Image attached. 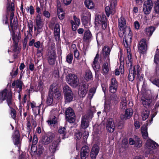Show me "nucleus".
Instances as JSON below:
<instances>
[{
  "instance_id": "12",
  "label": "nucleus",
  "mask_w": 159,
  "mask_h": 159,
  "mask_svg": "<svg viewBox=\"0 0 159 159\" xmlns=\"http://www.w3.org/2000/svg\"><path fill=\"white\" fill-rule=\"evenodd\" d=\"M54 134L52 132H48L42 136L41 142L44 145H47L52 141L54 137Z\"/></svg>"
},
{
  "instance_id": "33",
  "label": "nucleus",
  "mask_w": 159,
  "mask_h": 159,
  "mask_svg": "<svg viewBox=\"0 0 159 159\" xmlns=\"http://www.w3.org/2000/svg\"><path fill=\"white\" fill-rule=\"evenodd\" d=\"M12 39L13 43L15 44V45L14 47V48L13 49V51L14 52H16L17 50V44L19 39V37L17 35H16L15 33H14L12 34Z\"/></svg>"
},
{
  "instance_id": "2",
  "label": "nucleus",
  "mask_w": 159,
  "mask_h": 159,
  "mask_svg": "<svg viewBox=\"0 0 159 159\" xmlns=\"http://www.w3.org/2000/svg\"><path fill=\"white\" fill-rule=\"evenodd\" d=\"M12 94L10 91L8 92L6 89H5L0 92V103H2L4 100H6L8 106L11 108L10 114L13 119L16 118V110L12 108L11 105Z\"/></svg>"
},
{
  "instance_id": "55",
  "label": "nucleus",
  "mask_w": 159,
  "mask_h": 159,
  "mask_svg": "<svg viewBox=\"0 0 159 159\" xmlns=\"http://www.w3.org/2000/svg\"><path fill=\"white\" fill-rule=\"evenodd\" d=\"M83 149L84 150L83 152L84 153H88L89 152V148L87 146H85L82 148L81 152H82Z\"/></svg>"
},
{
  "instance_id": "36",
  "label": "nucleus",
  "mask_w": 159,
  "mask_h": 159,
  "mask_svg": "<svg viewBox=\"0 0 159 159\" xmlns=\"http://www.w3.org/2000/svg\"><path fill=\"white\" fill-rule=\"evenodd\" d=\"M27 127L28 131H27V133L26 134V136L27 137L28 134V139H29V142H31L32 141V137L31 135H30V131L31 129V125L29 120H27Z\"/></svg>"
},
{
  "instance_id": "39",
  "label": "nucleus",
  "mask_w": 159,
  "mask_h": 159,
  "mask_svg": "<svg viewBox=\"0 0 159 159\" xmlns=\"http://www.w3.org/2000/svg\"><path fill=\"white\" fill-rule=\"evenodd\" d=\"M89 121L87 119L84 117H82L81 125L82 127L84 129L87 128L89 125Z\"/></svg>"
},
{
  "instance_id": "34",
  "label": "nucleus",
  "mask_w": 159,
  "mask_h": 159,
  "mask_svg": "<svg viewBox=\"0 0 159 159\" xmlns=\"http://www.w3.org/2000/svg\"><path fill=\"white\" fill-rule=\"evenodd\" d=\"M127 103L126 99V96L121 98V102L120 103V108L122 110L125 109L127 106Z\"/></svg>"
},
{
  "instance_id": "29",
  "label": "nucleus",
  "mask_w": 159,
  "mask_h": 159,
  "mask_svg": "<svg viewBox=\"0 0 159 159\" xmlns=\"http://www.w3.org/2000/svg\"><path fill=\"white\" fill-rule=\"evenodd\" d=\"M99 55L97 54L95 57L94 61L92 64V66L95 72L98 71L100 68V66L98 63Z\"/></svg>"
},
{
  "instance_id": "60",
  "label": "nucleus",
  "mask_w": 159,
  "mask_h": 159,
  "mask_svg": "<svg viewBox=\"0 0 159 159\" xmlns=\"http://www.w3.org/2000/svg\"><path fill=\"white\" fill-rule=\"evenodd\" d=\"M74 19L75 21V24L79 26L80 24V20L79 18H78L75 16H74Z\"/></svg>"
},
{
  "instance_id": "7",
  "label": "nucleus",
  "mask_w": 159,
  "mask_h": 159,
  "mask_svg": "<svg viewBox=\"0 0 159 159\" xmlns=\"http://www.w3.org/2000/svg\"><path fill=\"white\" fill-rule=\"evenodd\" d=\"M107 19L106 16L103 14H97L95 16V24L97 25H100L102 28L105 30L107 26Z\"/></svg>"
},
{
  "instance_id": "9",
  "label": "nucleus",
  "mask_w": 159,
  "mask_h": 159,
  "mask_svg": "<svg viewBox=\"0 0 159 159\" xmlns=\"http://www.w3.org/2000/svg\"><path fill=\"white\" fill-rule=\"evenodd\" d=\"M66 81L69 84L74 87H77L78 85L79 79L75 74H69L66 76Z\"/></svg>"
},
{
  "instance_id": "27",
  "label": "nucleus",
  "mask_w": 159,
  "mask_h": 159,
  "mask_svg": "<svg viewBox=\"0 0 159 159\" xmlns=\"http://www.w3.org/2000/svg\"><path fill=\"white\" fill-rule=\"evenodd\" d=\"M127 52V56L125 58L127 66L131 67L132 64L133 59L132 58L131 50L130 48H126Z\"/></svg>"
},
{
  "instance_id": "48",
  "label": "nucleus",
  "mask_w": 159,
  "mask_h": 159,
  "mask_svg": "<svg viewBox=\"0 0 159 159\" xmlns=\"http://www.w3.org/2000/svg\"><path fill=\"white\" fill-rule=\"evenodd\" d=\"M143 104L144 106H149L152 102V100L148 99H144L142 98V99Z\"/></svg>"
},
{
  "instance_id": "54",
  "label": "nucleus",
  "mask_w": 159,
  "mask_h": 159,
  "mask_svg": "<svg viewBox=\"0 0 159 159\" xmlns=\"http://www.w3.org/2000/svg\"><path fill=\"white\" fill-rule=\"evenodd\" d=\"M43 49H38L37 51L36 56L38 58L41 57L43 55L42 51Z\"/></svg>"
},
{
  "instance_id": "38",
  "label": "nucleus",
  "mask_w": 159,
  "mask_h": 159,
  "mask_svg": "<svg viewBox=\"0 0 159 159\" xmlns=\"http://www.w3.org/2000/svg\"><path fill=\"white\" fill-rule=\"evenodd\" d=\"M84 4L86 7L88 9H92L94 7V4L91 0H85L84 2Z\"/></svg>"
},
{
  "instance_id": "62",
  "label": "nucleus",
  "mask_w": 159,
  "mask_h": 159,
  "mask_svg": "<svg viewBox=\"0 0 159 159\" xmlns=\"http://www.w3.org/2000/svg\"><path fill=\"white\" fill-rule=\"evenodd\" d=\"M82 152H80L81 158V159H86L88 155V153H86L83 152L84 150H82Z\"/></svg>"
},
{
  "instance_id": "64",
  "label": "nucleus",
  "mask_w": 159,
  "mask_h": 159,
  "mask_svg": "<svg viewBox=\"0 0 159 159\" xmlns=\"http://www.w3.org/2000/svg\"><path fill=\"white\" fill-rule=\"evenodd\" d=\"M122 145L123 147H126L128 145V141L126 139H124L122 141Z\"/></svg>"
},
{
  "instance_id": "18",
  "label": "nucleus",
  "mask_w": 159,
  "mask_h": 159,
  "mask_svg": "<svg viewBox=\"0 0 159 159\" xmlns=\"http://www.w3.org/2000/svg\"><path fill=\"white\" fill-rule=\"evenodd\" d=\"M36 23L37 26V33L38 34L42 31L43 25V20L40 14H37L36 16Z\"/></svg>"
},
{
  "instance_id": "35",
  "label": "nucleus",
  "mask_w": 159,
  "mask_h": 159,
  "mask_svg": "<svg viewBox=\"0 0 159 159\" xmlns=\"http://www.w3.org/2000/svg\"><path fill=\"white\" fill-rule=\"evenodd\" d=\"M148 128L145 125H143L141 128V132L142 136L144 139H147L148 137V134L147 131Z\"/></svg>"
},
{
  "instance_id": "28",
  "label": "nucleus",
  "mask_w": 159,
  "mask_h": 159,
  "mask_svg": "<svg viewBox=\"0 0 159 159\" xmlns=\"http://www.w3.org/2000/svg\"><path fill=\"white\" fill-rule=\"evenodd\" d=\"M57 11L58 17L60 20H62L65 17V12L61 7L60 4H57Z\"/></svg>"
},
{
  "instance_id": "23",
  "label": "nucleus",
  "mask_w": 159,
  "mask_h": 159,
  "mask_svg": "<svg viewBox=\"0 0 159 159\" xmlns=\"http://www.w3.org/2000/svg\"><path fill=\"white\" fill-rule=\"evenodd\" d=\"M117 88L118 83L116 78H112L109 87V91L112 93H115L116 92Z\"/></svg>"
},
{
  "instance_id": "49",
  "label": "nucleus",
  "mask_w": 159,
  "mask_h": 159,
  "mask_svg": "<svg viewBox=\"0 0 159 159\" xmlns=\"http://www.w3.org/2000/svg\"><path fill=\"white\" fill-rule=\"evenodd\" d=\"M137 77L136 75L132 72V71L129 70L128 75L129 80L130 81H132L134 80L135 77Z\"/></svg>"
},
{
  "instance_id": "8",
  "label": "nucleus",
  "mask_w": 159,
  "mask_h": 159,
  "mask_svg": "<svg viewBox=\"0 0 159 159\" xmlns=\"http://www.w3.org/2000/svg\"><path fill=\"white\" fill-rule=\"evenodd\" d=\"M49 93L52 96L53 98L57 99H60L62 98L60 91L57 89V84L53 83L51 85L49 90Z\"/></svg>"
},
{
  "instance_id": "20",
  "label": "nucleus",
  "mask_w": 159,
  "mask_h": 159,
  "mask_svg": "<svg viewBox=\"0 0 159 159\" xmlns=\"http://www.w3.org/2000/svg\"><path fill=\"white\" fill-rule=\"evenodd\" d=\"M130 145H134V147L139 148L142 146V142L140 139L137 136H135L134 139L130 138L129 140Z\"/></svg>"
},
{
  "instance_id": "14",
  "label": "nucleus",
  "mask_w": 159,
  "mask_h": 159,
  "mask_svg": "<svg viewBox=\"0 0 159 159\" xmlns=\"http://www.w3.org/2000/svg\"><path fill=\"white\" fill-rule=\"evenodd\" d=\"M127 68H129V70H131L132 72L136 75L137 79L138 80H139V81H142L143 80V77L141 75L140 70L141 68L139 65H137L134 66L132 67V65L131 67L128 66Z\"/></svg>"
},
{
  "instance_id": "41",
  "label": "nucleus",
  "mask_w": 159,
  "mask_h": 159,
  "mask_svg": "<svg viewBox=\"0 0 159 159\" xmlns=\"http://www.w3.org/2000/svg\"><path fill=\"white\" fill-rule=\"evenodd\" d=\"M72 48L74 49L73 52L74 53V57L77 59V60H78L79 58L80 53L79 51L77 49L76 45L75 44L72 45L71 47V50H72Z\"/></svg>"
},
{
  "instance_id": "24",
  "label": "nucleus",
  "mask_w": 159,
  "mask_h": 159,
  "mask_svg": "<svg viewBox=\"0 0 159 159\" xmlns=\"http://www.w3.org/2000/svg\"><path fill=\"white\" fill-rule=\"evenodd\" d=\"M106 128L109 132L112 133L114 130L115 124L112 118L108 119L106 125Z\"/></svg>"
},
{
  "instance_id": "51",
  "label": "nucleus",
  "mask_w": 159,
  "mask_h": 159,
  "mask_svg": "<svg viewBox=\"0 0 159 159\" xmlns=\"http://www.w3.org/2000/svg\"><path fill=\"white\" fill-rule=\"evenodd\" d=\"M34 46L35 48L38 49H39V48L43 49V43L40 42V41H38L34 43Z\"/></svg>"
},
{
  "instance_id": "53",
  "label": "nucleus",
  "mask_w": 159,
  "mask_h": 159,
  "mask_svg": "<svg viewBox=\"0 0 159 159\" xmlns=\"http://www.w3.org/2000/svg\"><path fill=\"white\" fill-rule=\"evenodd\" d=\"M96 89L95 88H91L89 90V96L92 98L96 92Z\"/></svg>"
},
{
  "instance_id": "56",
  "label": "nucleus",
  "mask_w": 159,
  "mask_h": 159,
  "mask_svg": "<svg viewBox=\"0 0 159 159\" xmlns=\"http://www.w3.org/2000/svg\"><path fill=\"white\" fill-rule=\"evenodd\" d=\"M36 150L39 155H40L42 154L43 152V148L42 146L40 145L38 146Z\"/></svg>"
},
{
  "instance_id": "42",
  "label": "nucleus",
  "mask_w": 159,
  "mask_h": 159,
  "mask_svg": "<svg viewBox=\"0 0 159 159\" xmlns=\"http://www.w3.org/2000/svg\"><path fill=\"white\" fill-rule=\"evenodd\" d=\"M92 38V34L90 31L88 30L86 31L84 33V39L86 40H91Z\"/></svg>"
},
{
  "instance_id": "44",
  "label": "nucleus",
  "mask_w": 159,
  "mask_h": 159,
  "mask_svg": "<svg viewBox=\"0 0 159 159\" xmlns=\"http://www.w3.org/2000/svg\"><path fill=\"white\" fill-rule=\"evenodd\" d=\"M149 115V111L146 109L143 110L142 114V119L143 120H145L148 117Z\"/></svg>"
},
{
  "instance_id": "21",
  "label": "nucleus",
  "mask_w": 159,
  "mask_h": 159,
  "mask_svg": "<svg viewBox=\"0 0 159 159\" xmlns=\"http://www.w3.org/2000/svg\"><path fill=\"white\" fill-rule=\"evenodd\" d=\"M60 142V137L58 136L56 140L53 141L52 144L49 147L50 151L51 153H54L57 149V147Z\"/></svg>"
},
{
  "instance_id": "45",
  "label": "nucleus",
  "mask_w": 159,
  "mask_h": 159,
  "mask_svg": "<svg viewBox=\"0 0 159 159\" xmlns=\"http://www.w3.org/2000/svg\"><path fill=\"white\" fill-rule=\"evenodd\" d=\"M56 117L55 116L49 117L48 120H47L48 124L52 126V124H55L56 123Z\"/></svg>"
},
{
  "instance_id": "59",
  "label": "nucleus",
  "mask_w": 159,
  "mask_h": 159,
  "mask_svg": "<svg viewBox=\"0 0 159 159\" xmlns=\"http://www.w3.org/2000/svg\"><path fill=\"white\" fill-rule=\"evenodd\" d=\"M70 23L72 25V28L73 31H75L77 29L76 25L73 20H70Z\"/></svg>"
},
{
  "instance_id": "30",
  "label": "nucleus",
  "mask_w": 159,
  "mask_h": 159,
  "mask_svg": "<svg viewBox=\"0 0 159 159\" xmlns=\"http://www.w3.org/2000/svg\"><path fill=\"white\" fill-rule=\"evenodd\" d=\"M118 26L120 30H124L126 26V21L125 19L121 16L118 19Z\"/></svg>"
},
{
  "instance_id": "47",
  "label": "nucleus",
  "mask_w": 159,
  "mask_h": 159,
  "mask_svg": "<svg viewBox=\"0 0 159 159\" xmlns=\"http://www.w3.org/2000/svg\"><path fill=\"white\" fill-rule=\"evenodd\" d=\"M85 78L87 80H91L92 78V75L90 71L88 70L85 72Z\"/></svg>"
},
{
  "instance_id": "57",
  "label": "nucleus",
  "mask_w": 159,
  "mask_h": 159,
  "mask_svg": "<svg viewBox=\"0 0 159 159\" xmlns=\"http://www.w3.org/2000/svg\"><path fill=\"white\" fill-rule=\"evenodd\" d=\"M41 106V105L39 106H36L34 108V112L37 114L39 115L40 112V107Z\"/></svg>"
},
{
  "instance_id": "19",
  "label": "nucleus",
  "mask_w": 159,
  "mask_h": 159,
  "mask_svg": "<svg viewBox=\"0 0 159 159\" xmlns=\"http://www.w3.org/2000/svg\"><path fill=\"white\" fill-rule=\"evenodd\" d=\"M132 38V32L129 30L128 33L125 35L124 40V44L125 48H130Z\"/></svg>"
},
{
  "instance_id": "26",
  "label": "nucleus",
  "mask_w": 159,
  "mask_h": 159,
  "mask_svg": "<svg viewBox=\"0 0 159 159\" xmlns=\"http://www.w3.org/2000/svg\"><path fill=\"white\" fill-rule=\"evenodd\" d=\"M88 87L86 84L81 85L79 88L78 91L79 95L82 98L85 97L88 91Z\"/></svg>"
},
{
  "instance_id": "43",
  "label": "nucleus",
  "mask_w": 159,
  "mask_h": 159,
  "mask_svg": "<svg viewBox=\"0 0 159 159\" xmlns=\"http://www.w3.org/2000/svg\"><path fill=\"white\" fill-rule=\"evenodd\" d=\"M46 103L48 106H52L53 103V98L52 96L49 93Z\"/></svg>"
},
{
  "instance_id": "63",
  "label": "nucleus",
  "mask_w": 159,
  "mask_h": 159,
  "mask_svg": "<svg viewBox=\"0 0 159 159\" xmlns=\"http://www.w3.org/2000/svg\"><path fill=\"white\" fill-rule=\"evenodd\" d=\"M34 9L33 6L30 5L29 7V13L30 15H34Z\"/></svg>"
},
{
  "instance_id": "4",
  "label": "nucleus",
  "mask_w": 159,
  "mask_h": 159,
  "mask_svg": "<svg viewBox=\"0 0 159 159\" xmlns=\"http://www.w3.org/2000/svg\"><path fill=\"white\" fill-rule=\"evenodd\" d=\"M154 62L156 75L151 76L149 78V80L154 84L159 87V79L156 78L158 76L159 73V53L157 52L155 55Z\"/></svg>"
},
{
  "instance_id": "50",
  "label": "nucleus",
  "mask_w": 159,
  "mask_h": 159,
  "mask_svg": "<svg viewBox=\"0 0 159 159\" xmlns=\"http://www.w3.org/2000/svg\"><path fill=\"white\" fill-rule=\"evenodd\" d=\"M73 59V56L72 54L71 53L68 54L66 57V61L69 64L72 63V61Z\"/></svg>"
},
{
  "instance_id": "22",
  "label": "nucleus",
  "mask_w": 159,
  "mask_h": 159,
  "mask_svg": "<svg viewBox=\"0 0 159 159\" xmlns=\"http://www.w3.org/2000/svg\"><path fill=\"white\" fill-rule=\"evenodd\" d=\"M12 137L14 144L16 145L18 147L19 150H20V134L18 130H15Z\"/></svg>"
},
{
  "instance_id": "17",
  "label": "nucleus",
  "mask_w": 159,
  "mask_h": 159,
  "mask_svg": "<svg viewBox=\"0 0 159 159\" xmlns=\"http://www.w3.org/2000/svg\"><path fill=\"white\" fill-rule=\"evenodd\" d=\"M148 43V41H147L145 39L141 40L138 44V51L139 53L143 54L147 51V45Z\"/></svg>"
},
{
  "instance_id": "25",
  "label": "nucleus",
  "mask_w": 159,
  "mask_h": 159,
  "mask_svg": "<svg viewBox=\"0 0 159 159\" xmlns=\"http://www.w3.org/2000/svg\"><path fill=\"white\" fill-rule=\"evenodd\" d=\"M100 148L97 144H94L90 152V157L92 159H95L99 151Z\"/></svg>"
},
{
  "instance_id": "15",
  "label": "nucleus",
  "mask_w": 159,
  "mask_h": 159,
  "mask_svg": "<svg viewBox=\"0 0 159 159\" xmlns=\"http://www.w3.org/2000/svg\"><path fill=\"white\" fill-rule=\"evenodd\" d=\"M66 120L68 122L73 123L75 121V115L72 109L69 107L66 111Z\"/></svg>"
},
{
  "instance_id": "6",
  "label": "nucleus",
  "mask_w": 159,
  "mask_h": 159,
  "mask_svg": "<svg viewBox=\"0 0 159 159\" xmlns=\"http://www.w3.org/2000/svg\"><path fill=\"white\" fill-rule=\"evenodd\" d=\"M158 146V144L155 142L150 139H148L145 147V153L147 154L153 153L156 151V149Z\"/></svg>"
},
{
  "instance_id": "58",
  "label": "nucleus",
  "mask_w": 159,
  "mask_h": 159,
  "mask_svg": "<svg viewBox=\"0 0 159 159\" xmlns=\"http://www.w3.org/2000/svg\"><path fill=\"white\" fill-rule=\"evenodd\" d=\"M134 125L136 128V129H139L140 127V125L139 124V122L136 119H135V118L134 119Z\"/></svg>"
},
{
  "instance_id": "11",
  "label": "nucleus",
  "mask_w": 159,
  "mask_h": 159,
  "mask_svg": "<svg viewBox=\"0 0 159 159\" xmlns=\"http://www.w3.org/2000/svg\"><path fill=\"white\" fill-rule=\"evenodd\" d=\"M90 13L87 11H84L82 15L81 20L82 23L85 28L88 29L90 25V22L89 20L90 17Z\"/></svg>"
},
{
  "instance_id": "37",
  "label": "nucleus",
  "mask_w": 159,
  "mask_h": 159,
  "mask_svg": "<svg viewBox=\"0 0 159 159\" xmlns=\"http://www.w3.org/2000/svg\"><path fill=\"white\" fill-rule=\"evenodd\" d=\"M155 29V28L153 26H150L144 30L145 33L146 35L150 37L152 35Z\"/></svg>"
},
{
  "instance_id": "31",
  "label": "nucleus",
  "mask_w": 159,
  "mask_h": 159,
  "mask_svg": "<svg viewBox=\"0 0 159 159\" xmlns=\"http://www.w3.org/2000/svg\"><path fill=\"white\" fill-rule=\"evenodd\" d=\"M133 113V109L131 108H129L126 110L125 114L121 116V117L123 120L129 119L132 116Z\"/></svg>"
},
{
  "instance_id": "32",
  "label": "nucleus",
  "mask_w": 159,
  "mask_h": 159,
  "mask_svg": "<svg viewBox=\"0 0 159 159\" xmlns=\"http://www.w3.org/2000/svg\"><path fill=\"white\" fill-rule=\"evenodd\" d=\"M60 26L59 24H55L54 30V35L56 40H59L60 39Z\"/></svg>"
},
{
  "instance_id": "40",
  "label": "nucleus",
  "mask_w": 159,
  "mask_h": 159,
  "mask_svg": "<svg viewBox=\"0 0 159 159\" xmlns=\"http://www.w3.org/2000/svg\"><path fill=\"white\" fill-rule=\"evenodd\" d=\"M44 88V86L43 82L42 80L40 81L38 83V89L41 93V97L42 98H43V95L44 92L43 89Z\"/></svg>"
},
{
  "instance_id": "52",
  "label": "nucleus",
  "mask_w": 159,
  "mask_h": 159,
  "mask_svg": "<svg viewBox=\"0 0 159 159\" xmlns=\"http://www.w3.org/2000/svg\"><path fill=\"white\" fill-rule=\"evenodd\" d=\"M154 8L155 12L159 14V0H157L155 2Z\"/></svg>"
},
{
  "instance_id": "3",
  "label": "nucleus",
  "mask_w": 159,
  "mask_h": 159,
  "mask_svg": "<svg viewBox=\"0 0 159 159\" xmlns=\"http://www.w3.org/2000/svg\"><path fill=\"white\" fill-rule=\"evenodd\" d=\"M14 10V4L12 3L10 6H8L7 8V12L6 15L3 17V22L5 24H8V17L10 13V26L12 29H13V26H17L18 22L16 19L14 18V13L13 11Z\"/></svg>"
},
{
  "instance_id": "16",
  "label": "nucleus",
  "mask_w": 159,
  "mask_h": 159,
  "mask_svg": "<svg viewBox=\"0 0 159 159\" xmlns=\"http://www.w3.org/2000/svg\"><path fill=\"white\" fill-rule=\"evenodd\" d=\"M152 7L153 3L152 0H148L145 1L143 5V10L144 13L147 15L149 14Z\"/></svg>"
},
{
  "instance_id": "46",
  "label": "nucleus",
  "mask_w": 159,
  "mask_h": 159,
  "mask_svg": "<svg viewBox=\"0 0 159 159\" xmlns=\"http://www.w3.org/2000/svg\"><path fill=\"white\" fill-rule=\"evenodd\" d=\"M58 132L63 137L62 138L63 139H64L66 138L65 137V136L66 134V131L65 128L64 127H60L58 129Z\"/></svg>"
},
{
  "instance_id": "1",
  "label": "nucleus",
  "mask_w": 159,
  "mask_h": 159,
  "mask_svg": "<svg viewBox=\"0 0 159 159\" xmlns=\"http://www.w3.org/2000/svg\"><path fill=\"white\" fill-rule=\"evenodd\" d=\"M111 51L110 48L106 46H104L102 50L100 61L101 62L104 61L105 62L102 67V73L104 75L108 73L110 68L109 55Z\"/></svg>"
},
{
  "instance_id": "61",
  "label": "nucleus",
  "mask_w": 159,
  "mask_h": 159,
  "mask_svg": "<svg viewBox=\"0 0 159 159\" xmlns=\"http://www.w3.org/2000/svg\"><path fill=\"white\" fill-rule=\"evenodd\" d=\"M89 134L88 131H84L83 134V138L84 141L86 140L89 136Z\"/></svg>"
},
{
  "instance_id": "10",
  "label": "nucleus",
  "mask_w": 159,
  "mask_h": 159,
  "mask_svg": "<svg viewBox=\"0 0 159 159\" xmlns=\"http://www.w3.org/2000/svg\"><path fill=\"white\" fill-rule=\"evenodd\" d=\"M63 89L65 101L70 102L72 101L73 98L74 94L71 88L67 85H66L64 87Z\"/></svg>"
},
{
  "instance_id": "5",
  "label": "nucleus",
  "mask_w": 159,
  "mask_h": 159,
  "mask_svg": "<svg viewBox=\"0 0 159 159\" xmlns=\"http://www.w3.org/2000/svg\"><path fill=\"white\" fill-rule=\"evenodd\" d=\"M46 58L49 64L53 65L55 64L57 58L55 49L54 47L51 46L48 49L46 54Z\"/></svg>"
},
{
  "instance_id": "13",
  "label": "nucleus",
  "mask_w": 159,
  "mask_h": 159,
  "mask_svg": "<svg viewBox=\"0 0 159 159\" xmlns=\"http://www.w3.org/2000/svg\"><path fill=\"white\" fill-rule=\"evenodd\" d=\"M117 4V0H111L109 6L105 7V11L106 14L109 17L111 14H114L115 12V7Z\"/></svg>"
}]
</instances>
